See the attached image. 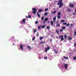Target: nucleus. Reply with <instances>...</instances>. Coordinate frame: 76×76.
<instances>
[{
    "mask_svg": "<svg viewBox=\"0 0 76 76\" xmlns=\"http://www.w3.org/2000/svg\"><path fill=\"white\" fill-rule=\"evenodd\" d=\"M63 0H59L58 1V3L57 4V5H59V8L63 6V3H62Z\"/></svg>",
    "mask_w": 76,
    "mask_h": 76,
    "instance_id": "nucleus-1",
    "label": "nucleus"
},
{
    "mask_svg": "<svg viewBox=\"0 0 76 76\" xmlns=\"http://www.w3.org/2000/svg\"><path fill=\"white\" fill-rule=\"evenodd\" d=\"M32 10L34 11L33 12H32L33 13H34V14H35V13H37V9L35 8H32Z\"/></svg>",
    "mask_w": 76,
    "mask_h": 76,
    "instance_id": "nucleus-2",
    "label": "nucleus"
},
{
    "mask_svg": "<svg viewBox=\"0 0 76 76\" xmlns=\"http://www.w3.org/2000/svg\"><path fill=\"white\" fill-rule=\"evenodd\" d=\"M59 38H61V41H63L64 40V36L61 35L59 37Z\"/></svg>",
    "mask_w": 76,
    "mask_h": 76,
    "instance_id": "nucleus-3",
    "label": "nucleus"
},
{
    "mask_svg": "<svg viewBox=\"0 0 76 76\" xmlns=\"http://www.w3.org/2000/svg\"><path fill=\"white\" fill-rule=\"evenodd\" d=\"M57 12V10H56V9H55V10H54V11L52 12V14H55V13H56Z\"/></svg>",
    "mask_w": 76,
    "mask_h": 76,
    "instance_id": "nucleus-4",
    "label": "nucleus"
},
{
    "mask_svg": "<svg viewBox=\"0 0 76 76\" xmlns=\"http://www.w3.org/2000/svg\"><path fill=\"white\" fill-rule=\"evenodd\" d=\"M65 65V69H67L68 67V65L67 64H64Z\"/></svg>",
    "mask_w": 76,
    "mask_h": 76,
    "instance_id": "nucleus-5",
    "label": "nucleus"
},
{
    "mask_svg": "<svg viewBox=\"0 0 76 76\" xmlns=\"http://www.w3.org/2000/svg\"><path fill=\"white\" fill-rule=\"evenodd\" d=\"M43 11V10L42 9H40L38 10V12L39 13H40V12H42Z\"/></svg>",
    "mask_w": 76,
    "mask_h": 76,
    "instance_id": "nucleus-6",
    "label": "nucleus"
},
{
    "mask_svg": "<svg viewBox=\"0 0 76 76\" xmlns=\"http://www.w3.org/2000/svg\"><path fill=\"white\" fill-rule=\"evenodd\" d=\"M23 45H20V47L21 50H23Z\"/></svg>",
    "mask_w": 76,
    "mask_h": 76,
    "instance_id": "nucleus-7",
    "label": "nucleus"
},
{
    "mask_svg": "<svg viewBox=\"0 0 76 76\" xmlns=\"http://www.w3.org/2000/svg\"><path fill=\"white\" fill-rule=\"evenodd\" d=\"M45 43H46L45 42H41L39 43V45H40L42 44H45Z\"/></svg>",
    "mask_w": 76,
    "mask_h": 76,
    "instance_id": "nucleus-8",
    "label": "nucleus"
},
{
    "mask_svg": "<svg viewBox=\"0 0 76 76\" xmlns=\"http://www.w3.org/2000/svg\"><path fill=\"white\" fill-rule=\"evenodd\" d=\"M26 19L25 18L23 20L22 23H25V22L26 21Z\"/></svg>",
    "mask_w": 76,
    "mask_h": 76,
    "instance_id": "nucleus-9",
    "label": "nucleus"
},
{
    "mask_svg": "<svg viewBox=\"0 0 76 76\" xmlns=\"http://www.w3.org/2000/svg\"><path fill=\"white\" fill-rule=\"evenodd\" d=\"M67 38L68 40H71V39H72V37H68Z\"/></svg>",
    "mask_w": 76,
    "mask_h": 76,
    "instance_id": "nucleus-10",
    "label": "nucleus"
},
{
    "mask_svg": "<svg viewBox=\"0 0 76 76\" xmlns=\"http://www.w3.org/2000/svg\"><path fill=\"white\" fill-rule=\"evenodd\" d=\"M69 7H75V6H74V5H73V4L70 5H69Z\"/></svg>",
    "mask_w": 76,
    "mask_h": 76,
    "instance_id": "nucleus-11",
    "label": "nucleus"
},
{
    "mask_svg": "<svg viewBox=\"0 0 76 76\" xmlns=\"http://www.w3.org/2000/svg\"><path fill=\"white\" fill-rule=\"evenodd\" d=\"M63 57L65 59H66V60L69 59V58L68 57H66L65 56H63Z\"/></svg>",
    "mask_w": 76,
    "mask_h": 76,
    "instance_id": "nucleus-12",
    "label": "nucleus"
},
{
    "mask_svg": "<svg viewBox=\"0 0 76 76\" xmlns=\"http://www.w3.org/2000/svg\"><path fill=\"white\" fill-rule=\"evenodd\" d=\"M56 32L57 33V34H58V35L59 34V31H58L57 30V29H56Z\"/></svg>",
    "mask_w": 76,
    "mask_h": 76,
    "instance_id": "nucleus-13",
    "label": "nucleus"
},
{
    "mask_svg": "<svg viewBox=\"0 0 76 76\" xmlns=\"http://www.w3.org/2000/svg\"><path fill=\"white\" fill-rule=\"evenodd\" d=\"M26 18H31V16L30 15H28V16H26Z\"/></svg>",
    "mask_w": 76,
    "mask_h": 76,
    "instance_id": "nucleus-14",
    "label": "nucleus"
},
{
    "mask_svg": "<svg viewBox=\"0 0 76 76\" xmlns=\"http://www.w3.org/2000/svg\"><path fill=\"white\" fill-rule=\"evenodd\" d=\"M67 36L66 35H65L64 36V37L65 39H66V38H67Z\"/></svg>",
    "mask_w": 76,
    "mask_h": 76,
    "instance_id": "nucleus-15",
    "label": "nucleus"
},
{
    "mask_svg": "<svg viewBox=\"0 0 76 76\" xmlns=\"http://www.w3.org/2000/svg\"><path fill=\"white\" fill-rule=\"evenodd\" d=\"M50 23H51V25H52V26H53V22L52 21H51Z\"/></svg>",
    "mask_w": 76,
    "mask_h": 76,
    "instance_id": "nucleus-16",
    "label": "nucleus"
},
{
    "mask_svg": "<svg viewBox=\"0 0 76 76\" xmlns=\"http://www.w3.org/2000/svg\"><path fill=\"white\" fill-rule=\"evenodd\" d=\"M54 51L55 53H56L57 54V53H58V52L57 51H56V49H55L54 50Z\"/></svg>",
    "mask_w": 76,
    "mask_h": 76,
    "instance_id": "nucleus-17",
    "label": "nucleus"
},
{
    "mask_svg": "<svg viewBox=\"0 0 76 76\" xmlns=\"http://www.w3.org/2000/svg\"><path fill=\"white\" fill-rule=\"evenodd\" d=\"M61 12H59L57 15H59L60 16V15H61Z\"/></svg>",
    "mask_w": 76,
    "mask_h": 76,
    "instance_id": "nucleus-18",
    "label": "nucleus"
},
{
    "mask_svg": "<svg viewBox=\"0 0 76 76\" xmlns=\"http://www.w3.org/2000/svg\"><path fill=\"white\" fill-rule=\"evenodd\" d=\"M37 16H38V17H39V18H40V15H39V13H38L37 12Z\"/></svg>",
    "mask_w": 76,
    "mask_h": 76,
    "instance_id": "nucleus-19",
    "label": "nucleus"
},
{
    "mask_svg": "<svg viewBox=\"0 0 76 76\" xmlns=\"http://www.w3.org/2000/svg\"><path fill=\"white\" fill-rule=\"evenodd\" d=\"M48 20V18H46L45 19V21L46 22V21H47V20Z\"/></svg>",
    "mask_w": 76,
    "mask_h": 76,
    "instance_id": "nucleus-20",
    "label": "nucleus"
},
{
    "mask_svg": "<svg viewBox=\"0 0 76 76\" xmlns=\"http://www.w3.org/2000/svg\"><path fill=\"white\" fill-rule=\"evenodd\" d=\"M56 27H60V24H58L56 25Z\"/></svg>",
    "mask_w": 76,
    "mask_h": 76,
    "instance_id": "nucleus-21",
    "label": "nucleus"
},
{
    "mask_svg": "<svg viewBox=\"0 0 76 76\" xmlns=\"http://www.w3.org/2000/svg\"><path fill=\"white\" fill-rule=\"evenodd\" d=\"M27 48H28L29 50H31V47L29 46H28L27 47Z\"/></svg>",
    "mask_w": 76,
    "mask_h": 76,
    "instance_id": "nucleus-22",
    "label": "nucleus"
},
{
    "mask_svg": "<svg viewBox=\"0 0 76 76\" xmlns=\"http://www.w3.org/2000/svg\"><path fill=\"white\" fill-rule=\"evenodd\" d=\"M48 15V12H46L44 14V16H47Z\"/></svg>",
    "mask_w": 76,
    "mask_h": 76,
    "instance_id": "nucleus-23",
    "label": "nucleus"
},
{
    "mask_svg": "<svg viewBox=\"0 0 76 76\" xmlns=\"http://www.w3.org/2000/svg\"><path fill=\"white\" fill-rule=\"evenodd\" d=\"M41 27L43 28H45V26H42Z\"/></svg>",
    "mask_w": 76,
    "mask_h": 76,
    "instance_id": "nucleus-24",
    "label": "nucleus"
},
{
    "mask_svg": "<svg viewBox=\"0 0 76 76\" xmlns=\"http://www.w3.org/2000/svg\"><path fill=\"white\" fill-rule=\"evenodd\" d=\"M44 16H43L42 18L41 19V20H44Z\"/></svg>",
    "mask_w": 76,
    "mask_h": 76,
    "instance_id": "nucleus-25",
    "label": "nucleus"
},
{
    "mask_svg": "<svg viewBox=\"0 0 76 76\" xmlns=\"http://www.w3.org/2000/svg\"><path fill=\"white\" fill-rule=\"evenodd\" d=\"M70 11H71V10H70V9L68 8V12H70Z\"/></svg>",
    "mask_w": 76,
    "mask_h": 76,
    "instance_id": "nucleus-26",
    "label": "nucleus"
},
{
    "mask_svg": "<svg viewBox=\"0 0 76 76\" xmlns=\"http://www.w3.org/2000/svg\"><path fill=\"white\" fill-rule=\"evenodd\" d=\"M34 33H35V32H37V29H35L34 30Z\"/></svg>",
    "mask_w": 76,
    "mask_h": 76,
    "instance_id": "nucleus-27",
    "label": "nucleus"
},
{
    "mask_svg": "<svg viewBox=\"0 0 76 76\" xmlns=\"http://www.w3.org/2000/svg\"><path fill=\"white\" fill-rule=\"evenodd\" d=\"M36 35L37 37H39V33L38 32L37 34Z\"/></svg>",
    "mask_w": 76,
    "mask_h": 76,
    "instance_id": "nucleus-28",
    "label": "nucleus"
},
{
    "mask_svg": "<svg viewBox=\"0 0 76 76\" xmlns=\"http://www.w3.org/2000/svg\"><path fill=\"white\" fill-rule=\"evenodd\" d=\"M43 39V38L42 37H41L39 38V39H40V40H42V39Z\"/></svg>",
    "mask_w": 76,
    "mask_h": 76,
    "instance_id": "nucleus-29",
    "label": "nucleus"
},
{
    "mask_svg": "<svg viewBox=\"0 0 76 76\" xmlns=\"http://www.w3.org/2000/svg\"><path fill=\"white\" fill-rule=\"evenodd\" d=\"M47 50H48L47 48H45V52H47V51H48Z\"/></svg>",
    "mask_w": 76,
    "mask_h": 76,
    "instance_id": "nucleus-30",
    "label": "nucleus"
},
{
    "mask_svg": "<svg viewBox=\"0 0 76 76\" xmlns=\"http://www.w3.org/2000/svg\"><path fill=\"white\" fill-rule=\"evenodd\" d=\"M57 18H58V19H60V15H58L57 16Z\"/></svg>",
    "mask_w": 76,
    "mask_h": 76,
    "instance_id": "nucleus-31",
    "label": "nucleus"
},
{
    "mask_svg": "<svg viewBox=\"0 0 76 76\" xmlns=\"http://www.w3.org/2000/svg\"><path fill=\"white\" fill-rule=\"evenodd\" d=\"M62 28L63 29H66V27L64 26L62 27Z\"/></svg>",
    "mask_w": 76,
    "mask_h": 76,
    "instance_id": "nucleus-32",
    "label": "nucleus"
},
{
    "mask_svg": "<svg viewBox=\"0 0 76 76\" xmlns=\"http://www.w3.org/2000/svg\"><path fill=\"white\" fill-rule=\"evenodd\" d=\"M76 56H74L73 57V60H76Z\"/></svg>",
    "mask_w": 76,
    "mask_h": 76,
    "instance_id": "nucleus-33",
    "label": "nucleus"
},
{
    "mask_svg": "<svg viewBox=\"0 0 76 76\" xmlns=\"http://www.w3.org/2000/svg\"><path fill=\"white\" fill-rule=\"evenodd\" d=\"M47 28L48 29H50V27L49 26H47Z\"/></svg>",
    "mask_w": 76,
    "mask_h": 76,
    "instance_id": "nucleus-34",
    "label": "nucleus"
},
{
    "mask_svg": "<svg viewBox=\"0 0 76 76\" xmlns=\"http://www.w3.org/2000/svg\"><path fill=\"white\" fill-rule=\"evenodd\" d=\"M64 25H67V23H63Z\"/></svg>",
    "mask_w": 76,
    "mask_h": 76,
    "instance_id": "nucleus-35",
    "label": "nucleus"
},
{
    "mask_svg": "<svg viewBox=\"0 0 76 76\" xmlns=\"http://www.w3.org/2000/svg\"><path fill=\"white\" fill-rule=\"evenodd\" d=\"M63 29H60V32H63Z\"/></svg>",
    "mask_w": 76,
    "mask_h": 76,
    "instance_id": "nucleus-36",
    "label": "nucleus"
},
{
    "mask_svg": "<svg viewBox=\"0 0 76 76\" xmlns=\"http://www.w3.org/2000/svg\"><path fill=\"white\" fill-rule=\"evenodd\" d=\"M35 37H34L32 38L33 41H34L35 40Z\"/></svg>",
    "mask_w": 76,
    "mask_h": 76,
    "instance_id": "nucleus-37",
    "label": "nucleus"
},
{
    "mask_svg": "<svg viewBox=\"0 0 76 76\" xmlns=\"http://www.w3.org/2000/svg\"><path fill=\"white\" fill-rule=\"evenodd\" d=\"M48 10V8H46L45 9V12H47V10Z\"/></svg>",
    "mask_w": 76,
    "mask_h": 76,
    "instance_id": "nucleus-38",
    "label": "nucleus"
},
{
    "mask_svg": "<svg viewBox=\"0 0 76 76\" xmlns=\"http://www.w3.org/2000/svg\"><path fill=\"white\" fill-rule=\"evenodd\" d=\"M69 25H70V23H68L67 24V25H66V26H67V27H68V26H69Z\"/></svg>",
    "mask_w": 76,
    "mask_h": 76,
    "instance_id": "nucleus-39",
    "label": "nucleus"
},
{
    "mask_svg": "<svg viewBox=\"0 0 76 76\" xmlns=\"http://www.w3.org/2000/svg\"><path fill=\"white\" fill-rule=\"evenodd\" d=\"M64 21H65L64 20H61V22H64Z\"/></svg>",
    "mask_w": 76,
    "mask_h": 76,
    "instance_id": "nucleus-40",
    "label": "nucleus"
},
{
    "mask_svg": "<svg viewBox=\"0 0 76 76\" xmlns=\"http://www.w3.org/2000/svg\"><path fill=\"white\" fill-rule=\"evenodd\" d=\"M72 26H73V24H71L70 26V28H72Z\"/></svg>",
    "mask_w": 76,
    "mask_h": 76,
    "instance_id": "nucleus-41",
    "label": "nucleus"
},
{
    "mask_svg": "<svg viewBox=\"0 0 76 76\" xmlns=\"http://www.w3.org/2000/svg\"><path fill=\"white\" fill-rule=\"evenodd\" d=\"M56 20V17L54 18H53V20Z\"/></svg>",
    "mask_w": 76,
    "mask_h": 76,
    "instance_id": "nucleus-42",
    "label": "nucleus"
},
{
    "mask_svg": "<svg viewBox=\"0 0 76 76\" xmlns=\"http://www.w3.org/2000/svg\"><path fill=\"white\" fill-rule=\"evenodd\" d=\"M76 31L74 32V36H76Z\"/></svg>",
    "mask_w": 76,
    "mask_h": 76,
    "instance_id": "nucleus-43",
    "label": "nucleus"
},
{
    "mask_svg": "<svg viewBox=\"0 0 76 76\" xmlns=\"http://www.w3.org/2000/svg\"><path fill=\"white\" fill-rule=\"evenodd\" d=\"M45 59H47L48 58H47V56H45L44 57Z\"/></svg>",
    "mask_w": 76,
    "mask_h": 76,
    "instance_id": "nucleus-44",
    "label": "nucleus"
},
{
    "mask_svg": "<svg viewBox=\"0 0 76 76\" xmlns=\"http://www.w3.org/2000/svg\"><path fill=\"white\" fill-rule=\"evenodd\" d=\"M38 28L39 29H41V26H38Z\"/></svg>",
    "mask_w": 76,
    "mask_h": 76,
    "instance_id": "nucleus-45",
    "label": "nucleus"
},
{
    "mask_svg": "<svg viewBox=\"0 0 76 76\" xmlns=\"http://www.w3.org/2000/svg\"><path fill=\"white\" fill-rule=\"evenodd\" d=\"M35 24H37V23H38V21H36L35 22Z\"/></svg>",
    "mask_w": 76,
    "mask_h": 76,
    "instance_id": "nucleus-46",
    "label": "nucleus"
},
{
    "mask_svg": "<svg viewBox=\"0 0 76 76\" xmlns=\"http://www.w3.org/2000/svg\"><path fill=\"white\" fill-rule=\"evenodd\" d=\"M47 49L48 50H49L50 49V47H48Z\"/></svg>",
    "mask_w": 76,
    "mask_h": 76,
    "instance_id": "nucleus-47",
    "label": "nucleus"
},
{
    "mask_svg": "<svg viewBox=\"0 0 76 76\" xmlns=\"http://www.w3.org/2000/svg\"><path fill=\"white\" fill-rule=\"evenodd\" d=\"M50 42H52V39H50Z\"/></svg>",
    "mask_w": 76,
    "mask_h": 76,
    "instance_id": "nucleus-48",
    "label": "nucleus"
},
{
    "mask_svg": "<svg viewBox=\"0 0 76 76\" xmlns=\"http://www.w3.org/2000/svg\"><path fill=\"white\" fill-rule=\"evenodd\" d=\"M73 15H76V13H72Z\"/></svg>",
    "mask_w": 76,
    "mask_h": 76,
    "instance_id": "nucleus-49",
    "label": "nucleus"
},
{
    "mask_svg": "<svg viewBox=\"0 0 76 76\" xmlns=\"http://www.w3.org/2000/svg\"><path fill=\"white\" fill-rule=\"evenodd\" d=\"M53 20V22L54 23L56 22V20Z\"/></svg>",
    "mask_w": 76,
    "mask_h": 76,
    "instance_id": "nucleus-50",
    "label": "nucleus"
},
{
    "mask_svg": "<svg viewBox=\"0 0 76 76\" xmlns=\"http://www.w3.org/2000/svg\"><path fill=\"white\" fill-rule=\"evenodd\" d=\"M45 22H46V21H43V23H45Z\"/></svg>",
    "mask_w": 76,
    "mask_h": 76,
    "instance_id": "nucleus-51",
    "label": "nucleus"
},
{
    "mask_svg": "<svg viewBox=\"0 0 76 76\" xmlns=\"http://www.w3.org/2000/svg\"><path fill=\"white\" fill-rule=\"evenodd\" d=\"M74 46H76V43L74 44Z\"/></svg>",
    "mask_w": 76,
    "mask_h": 76,
    "instance_id": "nucleus-52",
    "label": "nucleus"
},
{
    "mask_svg": "<svg viewBox=\"0 0 76 76\" xmlns=\"http://www.w3.org/2000/svg\"><path fill=\"white\" fill-rule=\"evenodd\" d=\"M56 38H58V37H56Z\"/></svg>",
    "mask_w": 76,
    "mask_h": 76,
    "instance_id": "nucleus-53",
    "label": "nucleus"
},
{
    "mask_svg": "<svg viewBox=\"0 0 76 76\" xmlns=\"http://www.w3.org/2000/svg\"><path fill=\"white\" fill-rule=\"evenodd\" d=\"M75 12H76V9L75 10Z\"/></svg>",
    "mask_w": 76,
    "mask_h": 76,
    "instance_id": "nucleus-54",
    "label": "nucleus"
},
{
    "mask_svg": "<svg viewBox=\"0 0 76 76\" xmlns=\"http://www.w3.org/2000/svg\"><path fill=\"white\" fill-rule=\"evenodd\" d=\"M62 60H63V61L64 60V59L62 58Z\"/></svg>",
    "mask_w": 76,
    "mask_h": 76,
    "instance_id": "nucleus-55",
    "label": "nucleus"
},
{
    "mask_svg": "<svg viewBox=\"0 0 76 76\" xmlns=\"http://www.w3.org/2000/svg\"><path fill=\"white\" fill-rule=\"evenodd\" d=\"M20 23H22V21H20Z\"/></svg>",
    "mask_w": 76,
    "mask_h": 76,
    "instance_id": "nucleus-56",
    "label": "nucleus"
},
{
    "mask_svg": "<svg viewBox=\"0 0 76 76\" xmlns=\"http://www.w3.org/2000/svg\"><path fill=\"white\" fill-rule=\"evenodd\" d=\"M57 22L58 23V21H57Z\"/></svg>",
    "mask_w": 76,
    "mask_h": 76,
    "instance_id": "nucleus-57",
    "label": "nucleus"
},
{
    "mask_svg": "<svg viewBox=\"0 0 76 76\" xmlns=\"http://www.w3.org/2000/svg\"><path fill=\"white\" fill-rule=\"evenodd\" d=\"M50 1H52V0H49Z\"/></svg>",
    "mask_w": 76,
    "mask_h": 76,
    "instance_id": "nucleus-58",
    "label": "nucleus"
},
{
    "mask_svg": "<svg viewBox=\"0 0 76 76\" xmlns=\"http://www.w3.org/2000/svg\"><path fill=\"white\" fill-rule=\"evenodd\" d=\"M42 46H44V45H42Z\"/></svg>",
    "mask_w": 76,
    "mask_h": 76,
    "instance_id": "nucleus-59",
    "label": "nucleus"
},
{
    "mask_svg": "<svg viewBox=\"0 0 76 76\" xmlns=\"http://www.w3.org/2000/svg\"><path fill=\"white\" fill-rule=\"evenodd\" d=\"M70 4H72V3H70Z\"/></svg>",
    "mask_w": 76,
    "mask_h": 76,
    "instance_id": "nucleus-60",
    "label": "nucleus"
},
{
    "mask_svg": "<svg viewBox=\"0 0 76 76\" xmlns=\"http://www.w3.org/2000/svg\"><path fill=\"white\" fill-rule=\"evenodd\" d=\"M14 44H15L14 43Z\"/></svg>",
    "mask_w": 76,
    "mask_h": 76,
    "instance_id": "nucleus-61",
    "label": "nucleus"
}]
</instances>
